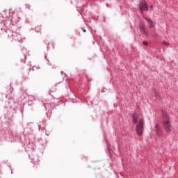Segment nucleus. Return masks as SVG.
<instances>
[{"mask_svg": "<svg viewBox=\"0 0 178 178\" xmlns=\"http://www.w3.org/2000/svg\"><path fill=\"white\" fill-rule=\"evenodd\" d=\"M139 8L141 13H143L144 11L148 10V5L147 4V1H145V0L140 1Z\"/></svg>", "mask_w": 178, "mask_h": 178, "instance_id": "obj_3", "label": "nucleus"}, {"mask_svg": "<svg viewBox=\"0 0 178 178\" xmlns=\"http://www.w3.org/2000/svg\"><path fill=\"white\" fill-rule=\"evenodd\" d=\"M155 131H156V134H158V136H159V134H161V131H162L161 127L159 126L158 124H155Z\"/></svg>", "mask_w": 178, "mask_h": 178, "instance_id": "obj_6", "label": "nucleus"}, {"mask_svg": "<svg viewBox=\"0 0 178 178\" xmlns=\"http://www.w3.org/2000/svg\"><path fill=\"white\" fill-rule=\"evenodd\" d=\"M132 122L134 124H136V126L143 125L144 124V118L138 114H134Z\"/></svg>", "mask_w": 178, "mask_h": 178, "instance_id": "obj_2", "label": "nucleus"}, {"mask_svg": "<svg viewBox=\"0 0 178 178\" xmlns=\"http://www.w3.org/2000/svg\"><path fill=\"white\" fill-rule=\"evenodd\" d=\"M135 129H136V134H138V136H143L144 133V124L136 125Z\"/></svg>", "mask_w": 178, "mask_h": 178, "instance_id": "obj_4", "label": "nucleus"}, {"mask_svg": "<svg viewBox=\"0 0 178 178\" xmlns=\"http://www.w3.org/2000/svg\"><path fill=\"white\" fill-rule=\"evenodd\" d=\"M163 45H165V47H169V42L163 40Z\"/></svg>", "mask_w": 178, "mask_h": 178, "instance_id": "obj_8", "label": "nucleus"}, {"mask_svg": "<svg viewBox=\"0 0 178 178\" xmlns=\"http://www.w3.org/2000/svg\"><path fill=\"white\" fill-rule=\"evenodd\" d=\"M163 127L168 134L171 133L173 127H172V124H170V118L166 113H163Z\"/></svg>", "mask_w": 178, "mask_h": 178, "instance_id": "obj_1", "label": "nucleus"}, {"mask_svg": "<svg viewBox=\"0 0 178 178\" xmlns=\"http://www.w3.org/2000/svg\"><path fill=\"white\" fill-rule=\"evenodd\" d=\"M143 45H145V47H147V45H148V42L144 41V42H143Z\"/></svg>", "mask_w": 178, "mask_h": 178, "instance_id": "obj_9", "label": "nucleus"}, {"mask_svg": "<svg viewBox=\"0 0 178 178\" xmlns=\"http://www.w3.org/2000/svg\"><path fill=\"white\" fill-rule=\"evenodd\" d=\"M140 30L143 33V35H147V29L144 27V24H140Z\"/></svg>", "mask_w": 178, "mask_h": 178, "instance_id": "obj_5", "label": "nucleus"}, {"mask_svg": "<svg viewBox=\"0 0 178 178\" xmlns=\"http://www.w3.org/2000/svg\"><path fill=\"white\" fill-rule=\"evenodd\" d=\"M83 33H86V30L83 29Z\"/></svg>", "mask_w": 178, "mask_h": 178, "instance_id": "obj_10", "label": "nucleus"}, {"mask_svg": "<svg viewBox=\"0 0 178 178\" xmlns=\"http://www.w3.org/2000/svg\"><path fill=\"white\" fill-rule=\"evenodd\" d=\"M145 19L147 22L149 29H154V27H155V25H154V22H152V21L149 19H147V18H145Z\"/></svg>", "mask_w": 178, "mask_h": 178, "instance_id": "obj_7", "label": "nucleus"}]
</instances>
